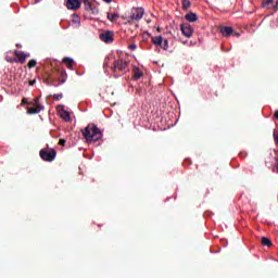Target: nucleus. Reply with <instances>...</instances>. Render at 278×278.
<instances>
[{
	"mask_svg": "<svg viewBox=\"0 0 278 278\" xmlns=\"http://www.w3.org/2000/svg\"><path fill=\"white\" fill-rule=\"evenodd\" d=\"M83 137L86 142H99V140L103 138V132L99 127H97V125L88 124L83 130Z\"/></svg>",
	"mask_w": 278,
	"mask_h": 278,
	"instance_id": "f257e3e1",
	"label": "nucleus"
},
{
	"mask_svg": "<svg viewBox=\"0 0 278 278\" xmlns=\"http://www.w3.org/2000/svg\"><path fill=\"white\" fill-rule=\"evenodd\" d=\"M58 155V152L53 148H48V149H41L39 151V156L43 162H53Z\"/></svg>",
	"mask_w": 278,
	"mask_h": 278,
	"instance_id": "f03ea898",
	"label": "nucleus"
},
{
	"mask_svg": "<svg viewBox=\"0 0 278 278\" xmlns=\"http://www.w3.org/2000/svg\"><path fill=\"white\" fill-rule=\"evenodd\" d=\"M144 16V9L134 8L130 12L128 23H134V21H140Z\"/></svg>",
	"mask_w": 278,
	"mask_h": 278,
	"instance_id": "7ed1b4c3",
	"label": "nucleus"
},
{
	"mask_svg": "<svg viewBox=\"0 0 278 278\" xmlns=\"http://www.w3.org/2000/svg\"><path fill=\"white\" fill-rule=\"evenodd\" d=\"M128 66H129V62H127L123 59H119V60L114 61L112 71H113V73H116V71H121L123 73V72L127 71Z\"/></svg>",
	"mask_w": 278,
	"mask_h": 278,
	"instance_id": "20e7f679",
	"label": "nucleus"
},
{
	"mask_svg": "<svg viewBox=\"0 0 278 278\" xmlns=\"http://www.w3.org/2000/svg\"><path fill=\"white\" fill-rule=\"evenodd\" d=\"M101 42H105V45H112L114 42V31L104 30L99 35Z\"/></svg>",
	"mask_w": 278,
	"mask_h": 278,
	"instance_id": "39448f33",
	"label": "nucleus"
},
{
	"mask_svg": "<svg viewBox=\"0 0 278 278\" xmlns=\"http://www.w3.org/2000/svg\"><path fill=\"white\" fill-rule=\"evenodd\" d=\"M33 105H35V108H27V114H40V112H42V105L40 103V99L35 98Z\"/></svg>",
	"mask_w": 278,
	"mask_h": 278,
	"instance_id": "423d86ee",
	"label": "nucleus"
},
{
	"mask_svg": "<svg viewBox=\"0 0 278 278\" xmlns=\"http://www.w3.org/2000/svg\"><path fill=\"white\" fill-rule=\"evenodd\" d=\"M101 97L106 99V101H112L114 99V88L112 86H106L101 90Z\"/></svg>",
	"mask_w": 278,
	"mask_h": 278,
	"instance_id": "0eeeda50",
	"label": "nucleus"
},
{
	"mask_svg": "<svg viewBox=\"0 0 278 278\" xmlns=\"http://www.w3.org/2000/svg\"><path fill=\"white\" fill-rule=\"evenodd\" d=\"M262 8H265V10H274L275 12H277L278 0H264L262 3Z\"/></svg>",
	"mask_w": 278,
	"mask_h": 278,
	"instance_id": "6e6552de",
	"label": "nucleus"
},
{
	"mask_svg": "<svg viewBox=\"0 0 278 278\" xmlns=\"http://www.w3.org/2000/svg\"><path fill=\"white\" fill-rule=\"evenodd\" d=\"M180 31H182L184 36L187 38H192V34H194V30L192 29V26L190 24H182L180 26Z\"/></svg>",
	"mask_w": 278,
	"mask_h": 278,
	"instance_id": "1a4fd4ad",
	"label": "nucleus"
},
{
	"mask_svg": "<svg viewBox=\"0 0 278 278\" xmlns=\"http://www.w3.org/2000/svg\"><path fill=\"white\" fill-rule=\"evenodd\" d=\"M55 74L59 76L60 84H66V77H67L66 70L59 67L55 70Z\"/></svg>",
	"mask_w": 278,
	"mask_h": 278,
	"instance_id": "9d476101",
	"label": "nucleus"
},
{
	"mask_svg": "<svg viewBox=\"0 0 278 278\" xmlns=\"http://www.w3.org/2000/svg\"><path fill=\"white\" fill-rule=\"evenodd\" d=\"M66 8L67 10H79V8H81V2H79V0H67Z\"/></svg>",
	"mask_w": 278,
	"mask_h": 278,
	"instance_id": "9b49d317",
	"label": "nucleus"
},
{
	"mask_svg": "<svg viewBox=\"0 0 278 278\" xmlns=\"http://www.w3.org/2000/svg\"><path fill=\"white\" fill-rule=\"evenodd\" d=\"M14 53L16 62H18L20 64H25V61L27 60V58H29V54H25L24 52H21L18 50H15Z\"/></svg>",
	"mask_w": 278,
	"mask_h": 278,
	"instance_id": "f8f14e48",
	"label": "nucleus"
},
{
	"mask_svg": "<svg viewBox=\"0 0 278 278\" xmlns=\"http://www.w3.org/2000/svg\"><path fill=\"white\" fill-rule=\"evenodd\" d=\"M220 34L225 36V38H229L233 34V28L229 26H222L220 27Z\"/></svg>",
	"mask_w": 278,
	"mask_h": 278,
	"instance_id": "ddd939ff",
	"label": "nucleus"
},
{
	"mask_svg": "<svg viewBox=\"0 0 278 278\" xmlns=\"http://www.w3.org/2000/svg\"><path fill=\"white\" fill-rule=\"evenodd\" d=\"M185 18H186V21H188L189 23H197V21H198L199 17L197 16L195 13L190 12V13H187V14L185 15Z\"/></svg>",
	"mask_w": 278,
	"mask_h": 278,
	"instance_id": "4468645a",
	"label": "nucleus"
},
{
	"mask_svg": "<svg viewBox=\"0 0 278 278\" xmlns=\"http://www.w3.org/2000/svg\"><path fill=\"white\" fill-rule=\"evenodd\" d=\"M152 42L156 47H162V43L164 42V37H162V36L152 37Z\"/></svg>",
	"mask_w": 278,
	"mask_h": 278,
	"instance_id": "2eb2a0df",
	"label": "nucleus"
},
{
	"mask_svg": "<svg viewBox=\"0 0 278 278\" xmlns=\"http://www.w3.org/2000/svg\"><path fill=\"white\" fill-rule=\"evenodd\" d=\"M63 64L66 65L70 71H73V64H75V61H73L71 58H64Z\"/></svg>",
	"mask_w": 278,
	"mask_h": 278,
	"instance_id": "dca6fc26",
	"label": "nucleus"
},
{
	"mask_svg": "<svg viewBox=\"0 0 278 278\" xmlns=\"http://www.w3.org/2000/svg\"><path fill=\"white\" fill-rule=\"evenodd\" d=\"M60 116L63 121H66V123L71 121V113H68V111L62 110Z\"/></svg>",
	"mask_w": 278,
	"mask_h": 278,
	"instance_id": "f3484780",
	"label": "nucleus"
},
{
	"mask_svg": "<svg viewBox=\"0 0 278 278\" xmlns=\"http://www.w3.org/2000/svg\"><path fill=\"white\" fill-rule=\"evenodd\" d=\"M182 3V10L187 12V10H190L192 8V2L190 0H181Z\"/></svg>",
	"mask_w": 278,
	"mask_h": 278,
	"instance_id": "a211bd4d",
	"label": "nucleus"
},
{
	"mask_svg": "<svg viewBox=\"0 0 278 278\" xmlns=\"http://www.w3.org/2000/svg\"><path fill=\"white\" fill-rule=\"evenodd\" d=\"M121 15L118 13H108L106 18L111 21V23H114L116 18H119Z\"/></svg>",
	"mask_w": 278,
	"mask_h": 278,
	"instance_id": "6ab92c4d",
	"label": "nucleus"
},
{
	"mask_svg": "<svg viewBox=\"0 0 278 278\" xmlns=\"http://www.w3.org/2000/svg\"><path fill=\"white\" fill-rule=\"evenodd\" d=\"M261 243L263 244V247H273V241H270V239L266 237L261 238Z\"/></svg>",
	"mask_w": 278,
	"mask_h": 278,
	"instance_id": "aec40b11",
	"label": "nucleus"
},
{
	"mask_svg": "<svg viewBox=\"0 0 278 278\" xmlns=\"http://www.w3.org/2000/svg\"><path fill=\"white\" fill-rule=\"evenodd\" d=\"M143 75H144V74H142V72H140L139 68H135V70H134V79H135V80L140 79V77H142Z\"/></svg>",
	"mask_w": 278,
	"mask_h": 278,
	"instance_id": "412c9836",
	"label": "nucleus"
},
{
	"mask_svg": "<svg viewBox=\"0 0 278 278\" xmlns=\"http://www.w3.org/2000/svg\"><path fill=\"white\" fill-rule=\"evenodd\" d=\"M45 84H47V86H58L53 80V76H48L47 78H45Z\"/></svg>",
	"mask_w": 278,
	"mask_h": 278,
	"instance_id": "4be33fe9",
	"label": "nucleus"
},
{
	"mask_svg": "<svg viewBox=\"0 0 278 278\" xmlns=\"http://www.w3.org/2000/svg\"><path fill=\"white\" fill-rule=\"evenodd\" d=\"M84 4H85V10H87V12H90V10H92V2L91 1L85 0Z\"/></svg>",
	"mask_w": 278,
	"mask_h": 278,
	"instance_id": "5701e85b",
	"label": "nucleus"
},
{
	"mask_svg": "<svg viewBox=\"0 0 278 278\" xmlns=\"http://www.w3.org/2000/svg\"><path fill=\"white\" fill-rule=\"evenodd\" d=\"M161 49H163L164 51H168V39H165L163 41V43H161Z\"/></svg>",
	"mask_w": 278,
	"mask_h": 278,
	"instance_id": "b1692460",
	"label": "nucleus"
},
{
	"mask_svg": "<svg viewBox=\"0 0 278 278\" xmlns=\"http://www.w3.org/2000/svg\"><path fill=\"white\" fill-rule=\"evenodd\" d=\"M52 97H53L54 101H60V99L64 98V94H62V93H54Z\"/></svg>",
	"mask_w": 278,
	"mask_h": 278,
	"instance_id": "393cba45",
	"label": "nucleus"
},
{
	"mask_svg": "<svg viewBox=\"0 0 278 278\" xmlns=\"http://www.w3.org/2000/svg\"><path fill=\"white\" fill-rule=\"evenodd\" d=\"M36 64H38V63L36 62V60H30V61L28 62V68H35Z\"/></svg>",
	"mask_w": 278,
	"mask_h": 278,
	"instance_id": "a878e982",
	"label": "nucleus"
},
{
	"mask_svg": "<svg viewBox=\"0 0 278 278\" xmlns=\"http://www.w3.org/2000/svg\"><path fill=\"white\" fill-rule=\"evenodd\" d=\"M21 105H34V102H29V101H27L26 98H24V99L22 100Z\"/></svg>",
	"mask_w": 278,
	"mask_h": 278,
	"instance_id": "bb28decb",
	"label": "nucleus"
},
{
	"mask_svg": "<svg viewBox=\"0 0 278 278\" xmlns=\"http://www.w3.org/2000/svg\"><path fill=\"white\" fill-rule=\"evenodd\" d=\"M89 12H91V14H99V9L91 7V9L89 10Z\"/></svg>",
	"mask_w": 278,
	"mask_h": 278,
	"instance_id": "cd10ccee",
	"label": "nucleus"
},
{
	"mask_svg": "<svg viewBox=\"0 0 278 278\" xmlns=\"http://www.w3.org/2000/svg\"><path fill=\"white\" fill-rule=\"evenodd\" d=\"M128 49H130V51H136V49H138V46H136V43H131Z\"/></svg>",
	"mask_w": 278,
	"mask_h": 278,
	"instance_id": "c85d7f7f",
	"label": "nucleus"
},
{
	"mask_svg": "<svg viewBox=\"0 0 278 278\" xmlns=\"http://www.w3.org/2000/svg\"><path fill=\"white\" fill-rule=\"evenodd\" d=\"M274 141L277 143L278 142V131L274 130Z\"/></svg>",
	"mask_w": 278,
	"mask_h": 278,
	"instance_id": "c756f323",
	"label": "nucleus"
},
{
	"mask_svg": "<svg viewBox=\"0 0 278 278\" xmlns=\"http://www.w3.org/2000/svg\"><path fill=\"white\" fill-rule=\"evenodd\" d=\"M59 144H60L61 147H64V146L66 144V139H60V140H59Z\"/></svg>",
	"mask_w": 278,
	"mask_h": 278,
	"instance_id": "7c9ffc66",
	"label": "nucleus"
},
{
	"mask_svg": "<svg viewBox=\"0 0 278 278\" xmlns=\"http://www.w3.org/2000/svg\"><path fill=\"white\" fill-rule=\"evenodd\" d=\"M7 62H10L11 64H14V62H16V59H8L7 58Z\"/></svg>",
	"mask_w": 278,
	"mask_h": 278,
	"instance_id": "2f4dec72",
	"label": "nucleus"
},
{
	"mask_svg": "<svg viewBox=\"0 0 278 278\" xmlns=\"http://www.w3.org/2000/svg\"><path fill=\"white\" fill-rule=\"evenodd\" d=\"M29 86H35L36 85V79H33L28 83Z\"/></svg>",
	"mask_w": 278,
	"mask_h": 278,
	"instance_id": "473e14b6",
	"label": "nucleus"
},
{
	"mask_svg": "<svg viewBox=\"0 0 278 278\" xmlns=\"http://www.w3.org/2000/svg\"><path fill=\"white\" fill-rule=\"evenodd\" d=\"M275 168H276V170H277V173H278V159H276V165H275Z\"/></svg>",
	"mask_w": 278,
	"mask_h": 278,
	"instance_id": "72a5a7b5",
	"label": "nucleus"
},
{
	"mask_svg": "<svg viewBox=\"0 0 278 278\" xmlns=\"http://www.w3.org/2000/svg\"><path fill=\"white\" fill-rule=\"evenodd\" d=\"M108 66H110V65L108 64V61H104V68H108Z\"/></svg>",
	"mask_w": 278,
	"mask_h": 278,
	"instance_id": "f704fd0d",
	"label": "nucleus"
},
{
	"mask_svg": "<svg viewBox=\"0 0 278 278\" xmlns=\"http://www.w3.org/2000/svg\"><path fill=\"white\" fill-rule=\"evenodd\" d=\"M274 116L278 119V111L275 112Z\"/></svg>",
	"mask_w": 278,
	"mask_h": 278,
	"instance_id": "c9c22d12",
	"label": "nucleus"
},
{
	"mask_svg": "<svg viewBox=\"0 0 278 278\" xmlns=\"http://www.w3.org/2000/svg\"><path fill=\"white\" fill-rule=\"evenodd\" d=\"M105 3H112V0H103Z\"/></svg>",
	"mask_w": 278,
	"mask_h": 278,
	"instance_id": "e433bc0d",
	"label": "nucleus"
}]
</instances>
